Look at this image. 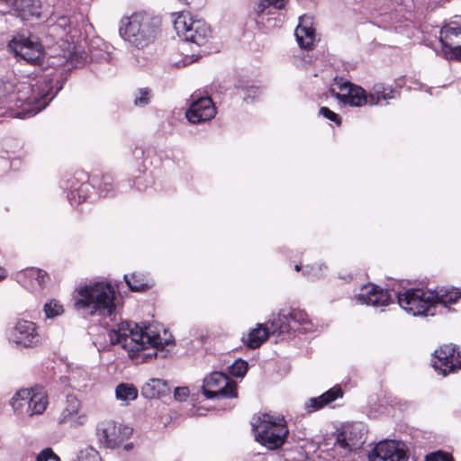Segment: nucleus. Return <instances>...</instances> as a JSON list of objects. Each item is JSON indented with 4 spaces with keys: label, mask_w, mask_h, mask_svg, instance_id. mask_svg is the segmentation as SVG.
Returning <instances> with one entry per match:
<instances>
[{
    "label": "nucleus",
    "mask_w": 461,
    "mask_h": 461,
    "mask_svg": "<svg viewBox=\"0 0 461 461\" xmlns=\"http://www.w3.org/2000/svg\"><path fill=\"white\" fill-rule=\"evenodd\" d=\"M11 5L17 11L24 12L31 15L40 14V0H12Z\"/></svg>",
    "instance_id": "7c9ffc66"
},
{
    "label": "nucleus",
    "mask_w": 461,
    "mask_h": 461,
    "mask_svg": "<svg viewBox=\"0 0 461 461\" xmlns=\"http://www.w3.org/2000/svg\"><path fill=\"white\" fill-rule=\"evenodd\" d=\"M270 323V332L272 333H290L296 328L293 326L290 320L289 310H281L276 315H273L272 319L268 321Z\"/></svg>",
    "instance_id": "a878e982"
},
{
    "label": "nucleus",
    "mask_w": 461,
    "mask_h": 461,
    "mask_svg": "<svg viewBox=\"0 0 461 461\" xmlns=\"http://www.w3.org/2000/svg\"><path fill=\"white\" fill-rule=\"evenodd\" d=\"M439 41L443 56L447 59H461V26L449 23L441 28Z\"/></svg>",
    "instance_id": "9d476101"
},
{
    "label": "nucleus",
    "mask_w": 461,
    "mask_h": 461,
    "mask_svg": "<svg viewBox=\"0 0 461 461\" xmlns=\"http://www.w3.org/2000/svg\"><path fill=\"white\" fill-rule=\"evenodd\" d=\"M11 339L25 348L36 346L39 342V334L35 323L24 320L17 321L11 332Z\"/></svg>",
    "instance_id": "dca6fc26"
},
{
    "label": "nucleus",
    "mask_w": 461,
    "mask_h": 461,
    "mask_svg": "<svg viewBox=\"0 0 461 461\" xmlns=\"http://www.w3.org/2000/svg\"><path fill=\"white\" fill-rule=\"evenodd\" d=\"M60 461V458L56 455L50 447H46L41 450L36 456V461Z\"/></svg>",
    "instance_id": "a19ab883"
},
{
    "label": "nucleus",
    "mask_w": 461,
    "mask_h": 461,
    "mask_svg": "<svg viewBox=\"0 0 461 461\" xmlns=\"http://www.w3.org/2000/svg\"><path fill=\"white\" fill-rule=\"evenodd\" d=\"M425 461H454L449 454L440 451L431 453L426 456Z\"/></svg>",
    "instance_id": "37998d69"
},
{
    "label": "nucleus",
    "mask_w": 461,
    "mask_h": 461,
    "mask_svg": "<svg viewBox=\"0 0 461 461\" xmlns=\"http://www.w3.org/2000/svg\"><path fill=\"white\" fill-rule=\"evenodd\" d=\"M434 368L443 375L461 367V356L457 349L452 345H444L434 353Z\"/></svg>",
    "instance_id": "9b49d317"
},
{
    "label": "nucleus",
    "mask_w": 461,
    "mask_h": 461,
    "mask_svg": "<svg viewBox=\"0 0 461 461\" xmlns=\"http://www.w3.org/2000/svg\"><path fill=\"white\" fill-rule=\"evenodd\" d=\"M357 299L363 303L375 307L386 306L391 302L388 291L374 285L366 286L357 295Z\"/></svg>",
    "instance_id": "412c9836"
},
{
    "label": "nucleus",
    "mask_w": 461,
    "mask_h": 461,
    "mask_svg": "<svg viewBox=\"0 0 461 461\" xmlns=\"http://www.w3.org/2000/svg\"><path fill=\"white\" fill-rule=\"evenodd\" d=\"M6 276V272L4 268L0 267V280L5 278Z\"/></svg>",
    "instance_id": "49530a36"
},
{
    "label": "nucleus",
    "mask_w": 461,
    "mask_h": 461,
    "mask_svg": "<svg viewBox=\"0 0 461 461\" xmlns=\"http://www.w3.org/2000/svg\"><path fill=\"white\" fill-rule=\"evenodd\" d=\"M290 320L293 326L296 329L293 330V332L307 333L313 330V325L310 320L308 314L300 309H291Z\"/></svg>",
    "instance_id": "c85d7f7f"
},
{
    "label": "nucleus",
    "mask_w": 461,
    "mask_h": 461,
    "mask_svg": "<svg viewBox=\"0 0 461 461\" xmlns=\"http://www.w3.org/2000/svg\"><path fill=\"white\" fill-rule=\"evenodd\" d=\"M151 97L150 89L140 88L138 90V95L134 98V104L137 106H145L150 102Z\"/></svg>",
    "instance_id": "58836bf2"
},
{
    "label": "nucleus",
    "mask_w": 461,
    "mask_h": 461,
    "mask_svg": "<svg viewBox=\"0 0 461 461\" xmlns=\"http://www.w3.org/2000/svg\"><path fill=\"white\" fill-rule=\"evenodd\" d=\"M319 113L329 119L330 121L334 122L337 125H340L341 120L339 114L329 109L328 107H321Z\"/></svg>",
    "instance_id": "79ce46f5"
},
{
    "label": "nucleus",
    "mask_w": 461,
    "mask_h": 461,
    "mask_svg": "<svg viewBox=\"0 0 461 461\" xmlns=\"http://www.w3.org/2000/svg\"><path fill=\"white\" fill-rule=\"evenodd\" d=\"M14 90L8 95V102L20 109L16 115L19 118L34 116L43 110L54 98L51 80L42 77L35 85L20 82L14 86Z\"/></svg>",
    "instance_id": "f03ea898"
},
{
    "label": "nucleus",
    "mask_w": 461,
    "mask_h": 461,
    "mask_svg": "<svg viewBox=\"0 0 461 461\" xmlns=\"http://www.w3.org/2000/svg\"><path fill=\"white\" fill-rule=\"evenodd\" d=\"M124 280L131 291L141 292L147 290L149 285L141 274L133 273L131 276L124 275Z\"/></svg>",
    "instance_id": "72a5a7b5"
},
{
    "label": "nucleus",
    "mask_w": 461,
    "mask_h": 461,
    "mask_svg": "<svg viewBox=\"0 0 461 461\" xmlns=\"http://www.w3.org/2000/svg\"><path fill=\"white\" fill-rule=\"evenodd\" d=\"M71 21L67 15H53L48 21V35L54 41H68Z\"/></svg>",
    "instance_id": "aec40b11"
},
{
    "label": "nucleus",
    "mask_w": 461,
    "mask_h": 461,
    "mask_svg": "<svg viewBox=\"0 0 461 461\" xmlns=\"http://www.w3.org/2000/svg\"><path fill=\"white\" fill-rule=\"evenodd\" d=\"M87 416L81 411V402L77 396L68 394L66 397L64 407L58 418L59 424H66L72 428L84 425Z\"/></svg>",
    "instance_id": "4468645a"
},
{
    "label": "nucleus",
    "mask_w": 461,
    "mask_h": 461,
    "mask_svg": "<svg viewBox=\"0 0 461 461\" xmlns=\"http://www.w3.org/2000/svg\"><path fill=\"white\" fill-rule=\"evenodd\" d=\"M174 28L180 38L197 46H204L212 36L210 26L189 13L179 14L174 20Z\"/></svg>",
    "instance_id": "39448f33"
},
{
    "label": "nucleus",
    "mask_w": 461,
    "mask_h": 461,
    "mask_svg": "<svg viewBox=\"0 0 461 461\" xmlns=\"http://www.w3.org/2000/svg\"><path fill=\"white\" fill-rule=\"evenodd\" d=\"M408 456L400 443L381 441L368 455V461H407Z\"/></svg>",
    "instance_id": "2eb2a0df"
},
{
    "label": "nucleus",
    "mask_w": 461,
    "mask_h": 461,
    "mask_svg": "<svg viewBox=\"0 0 461 461\" xmlns=\"http://www.w3.org/2000/svg\"><path fill=\"white\" fill-rule=\"evenodd\" d=\"M132 434V429L113 420L100 422L96 428V435L100 443L107 448H116Z\"/></svg>",
    "instance_id": "1a4fd4ad"
},
{
    "label": "nucleus",
    "mask_w": 461,
    "mask_h": 461,
    "mask_svg": "<svg viewBox=\"0 0 461 461\" xmlns=\"http://www.w3.org/2000/svg\"><path fill=\"white\" fill-rule=\"evenodd\" d=\"M432 293L433 304L435 311L442 314L451 311L450 304L456 303L461 298V292L455 287H437L429 290Z\"/></svg>",
    "instance_id": "a211bd4d"
},
{
    "label": "nucleus",
    "mask_w": 461,
    "mask_h": 461,
    "mask_svg": "<svg viewBox=\"0 0 461 461\" xmlns=\"http://www.w3.org/2000/svg\"><path fill=\"white\" fill-rule=\"evenodd\" d=\"M344 392L339 385H335L318 397L310 398L305 402V409L308 412L317 411L330 404L339 398H342Z\"/></svg>",
    "instance_id": "5701e85b"
},
{
    "label": "nucleus",
    "mask_w": 461,
    "mask_h": 461,
    "mask_svg": "<svg viewBox=\"0 0 461 461\" xmlns=\"http://www.w3.org/2000/svg\"><path fill=\"white\" fill-rule=\"evenodd\" d=\"M74 307L85 318L97 317L99 321L111 327L108 337L113 345H121L131 357L134 354L151 347V352L143 358L157 357L160 349L169 344L159 334L139 329L137 324L122 321L118 312L115 288L107 281L80 284L74 295Z\"/></svg>",
    "instance_id": "f257e3e1"
},
{
    "label": "nucleus",
    "mask_w": 461,
    "mask_h": 461,
    "mask_svg": "<svg viewBox=\"0 0 461 461\" xmlns=\"http://www.w3.org/2000/svg\"><path fill=\"white\" fill-rule=\"evenodd\" d=\"M115 397L123 402L134 401L138 397V389L131 384L121 383L115 388Z\"/></svg>",
    "instance_id": "2f4dec72"
},
{
    "label": "nucleus",
    "mask_w": 461,
    "mask_h": 461,
    "mask_svg": "<svg viewBox=\"0 0 461 461\" xmlns=\"http://www.w3.org/2000/svg\"><path fill=\"white\" fill-rule=\"evenodd\" d=\"M193 101L186 112V118L191 123H200L212 120L216 114V108L211 97L193 95Z\"/></svg>",
    "instance_id": "ddd939ff"
},
{
    "label": "nucleus",
    "mask_w": 461,
    "mask_h": 461,
    "mask_svg": "<svg viewBox=\"0 0 461 461\" xmlns=\"http://www.w3.org/2000/svg\"><path fill=\"white\" fill-rule=\"evenodd\" d=\"M29 394V389H22L12 397L10 403L14 412L25 414Z\"/></svg>",
    "instance_id": "473e14b6"
},
{
    "label": "nucleus",
    "mask_w": 461,
    "mask_h": 461,
    "mask_svg": "<svg viewBox=\"0 0 461 461\" xmlns=\"http://www.w3.org/2000/svg\"><path fill=\"white\" fill-rule=\"evenodd\" d=\"M294 35L300 48L311 50L315 41V29L308 17H301L299 24L295 29Z\"/></svg>",
    "instance_id": "4be33fe9"
},
{
    "label": "nucleus",
    "mask_w": 461,
    "mask_h": 461,
    "mask_svg": "<svg viewBox=\"0 0 461 461\" xmlns=\"http://www.w3.org/2000/svg\"><path fill=\"white\" fill-rule=\"evenodd\" d=\"M393 98H394V90L383 83L375 84L368 94L370 105H377L383 101L387 102Z\"/></svg>",
    "instance_id": "cd10ccee"
},
{
    "label": "nucleus",
    "mask_w": 461,
    "mask_h": 461,
    "mask_svg": "<svg viewBox=\"0 0 461 461\" xmlns=\"http://www.w3.org/2000/svg\"><path fill=\"white\" fill-rule=\"evenodd\" d=\"M244 96L243 99L245 102H252L256 96H258L260 94V90L258 86H251L249 87H247L244 89Z\"/></svg>",
    "instance_id": "c03bdc74"
},
{
    "label": "nucleus",
    "mask_w": 461,
    "mask_h": 461,
    "mask_svg": "<svg viewBox=\"0 0 461 461\" xmlns=\"http://www.w3.org/2000/svg\"><path fill=\"white\" fill-rule=\"evenodd\" d=\"M230 373L234 376H243L248 371V363L243 359H237L229 367Z\"/></svg>",
    "instance_id": "4c0bfd02"
},
{
    "label": "nucleus",
    "mask_w": 461,
    "mask_h": 461,
    "mask_svg": "<svg viewBox=\"0 0 461 461\" xmlns=\"http://www.w3.org/2000/svg\"><path fill=\"white\" fill-rule=\"evenodd\" d=\"M48 278L44 270L36 267L26 268L16 275L17 282L32 292L41 289Z\"/></svg>",
    "instance_id": "6ab92c4d"
},
{
    "label": "nucleus",
    "mask_w": 461,
    "mask_h": 461,
    "mask_svg": "<svg viewBox=\"0 0 461 461\" xmlns=\"http://www.w3.org/2000/svg\"><path fill=\"white\" fill-rule=\"evenodd\" d=\"M79 461H101L99 453L93 447H86L80 451Z\"/></svg>",
    "instance_id": "ea45409f"
},
{
    "label": "nucleus",
    "mask_w": 461,
    "mask_h": 461,
    "mask_svg": "<svg viewBox=\"0 0 461 461\" xmlns=\"http://www.w3.org/2000/svg\"><path fill=\"white\" fill-rule=\"evenodd\" d=\"M170 391L169 385L166 380L152 378L147 382L141 388V394L148 399L159 398Z\"/></svg>",
    "instance_id": "bb28decb"
},
{
    "label": "nucleus",
    "mask_w": 461,
    "mask_h": 461,
    "mask_svg": "<svg viewBox=\"0 0 461 461\" xmlns=\"http://www.w3.org/2000/svg\"><path fill=\"white\" fill-rule=\"evenodd\" d=\"M355 431L356 428H352L351 429H344L339 432L336 437V442L334 446L337 449H341V453L344 456L352 450L360 447L365 442L363 435H360L359 438H354L352 436Z\"/></svg>",
    "instance_id": "b1692460"
},
{
    "label": "nucleus",
    "mask_w": 461,
    "mask_h": 461,
    "mask_svg": "<svg viewBox=\"0 0 461 461\" xmlns=\"http://www.w3.org/2000/svg\"><path fill=\"white\" fill-rule=\"evenodd\" d=\"M66 188L68 189V199L72 205L85 202L90 195L93 185L87 181L85 174L73 176L67 181Z\"/></svg>",
    "instance_id": "f3484780"
},
{
    "label": "nucleus",
    "mask_w": 461,
    "mask_h": 461,
    "mask_svg": "<svg viewBox=\"0 0 461 461\" xmlns=\"http://www.w3.org/2000/svg\"><path fill=\"white\" fill-rule=\"evenodd\" d=\"M101 196L107 197L113 194V179L109 174L103 175L97 185Z\"/></svg>",
    "instance_id": "f704fd0d"
},
{
    "label": "nucleus",
    "mask_w": 461,
    "mask_h": 461,
    "mask_svg": "<svg viewBox=\"0 0 461 461\" xmlns=\"http://www.w3.org/2000/svg\"><path fill=\"white\" fill-rule=\"evenodd\" d=\"M120 35L138 49L149 45L155 39L158 20L147 13H134L122 19Z\"/></svg>",
    "instance_id": "7ed1b4c3"
},
{
    "label": "nucleus",
    "mask_w": 461,
    "mask_h": 461,
    "mask_svg": "<svg viewBox=\"0 0 461 461\" xmlns=\"http://www.w3.org/2000/svg\"><path fill=\"white\" fill-rule=\"evenodd\" d=\"M251 425L256 441L270 450L281 447L289 433L284 418L267 413L259 415Z\"/></svg>",
    "instance_id": "20e7f679"
},
{
    "label": "nucleus",
    "mask_w": 461,
    "mask_h": 461,
    "mask_svg": "<svg viewBox=\"0 0 461 461\" xmlns=\"http://www.w3.org/2000/svg\"><path fill=\"white\" fill-rule=\"evenodd\" d=\"M29 405L26 407L25 414L32 417L44 412L48 405L46 393L42 389H29Z\"/></svg>",
    "instance_id": "393cba45"
},
{
    "label": "nucleus",
    "mask_w": 461,
    "mask_h": 461,
    "mask_svg": "<svg viewBox=\"0 0 461 461\" xmlns=\"http://www.w3.org/2000/svg\"><path fill=\"white\" fill-rule=\"evenodd\" d=\"M44 312L47 318H54L63 313V305L52 299L44 304Z\"/></svg>",
    "instance_id": "c9c22d12"
},
{
    "label": "nucleus",
    "mask_w": 461,
    "mask_h": 461,
    "mask_svg": "<svg viewBox=\"0 0 461 461\" xmlns=\"http://www.w3.org/2000/svg\"><path fill=\"white\" fill-rule=\"evenodd\" d=\"M294 268H295V270H296V271H299V270L301 269V267H300L299 265H296V266L294 267Z\"/></svg>",
    "instance_id": "09e8293b"
},
{
    "label": "nucleus",
    "mask_w": 461,
    "mask_h": 461,
    "mask_svg": "<svg viewBox=\"0 0 461 461\" xmlns=\"http://www.w3.org/2000/svg\"><path fill=\"white\" fill-rule=\"evenodd\" d=\"M189 395L187 387H176L174 392V396L178 401H185Z\"/></svg>",
    "instance_id": "a18cd8bd"
},
{
    "label": "nucleus",
    "mask_w": 461,
    "mask_h": 461,
    "mask_svg": "<svg viewBox=\"0 0 461 461\" xmlns=\"http://www.w3.org/2000/svg\"><path fill=\"white\" fill-rule=\"evenodd\" d=\"M203 394L207 399L236 398L237 384L224 373L212 372L203 379Z\"/></svg>",
    "instance_id": "6e6552de"
},
{
    "label": "nucleus",
    "mask_w": 461,
    "mask_h": 461,
    "mask_svg": "<svg viewBox=\"0 0 461 461\" xmlns=\"http://www.w3.org/2000/svg\"><path fill=\"white\" fill-rule=\"evenodd\" d=\"M7 47L16 58L32 65H39L44 55L39 37L26 31L15 33Z\"/></svg>",
    "instance_id": "423d86ee"
},
{
    "label": "nucleus",
    "mask_w": 461,
    "mask_h": 461,
    "mask_svg": "<svg viewBox=\"0 0 461 461\" xmlns=\"http://www.w3.org/2000/svg\"><path fill=\"white\" fill-rule=\"evenodd\" d=\"M270 330L263 324H258L257 328L251 330L248 337L242 338L244 344L252 349L259 348L269 337Z\"/></svg>",
    "instance_id": "c756f323"
},
{
    "label": "nucleus",
    "mask_w": 461,
    "mask_h": 461,
    "mask_svg": "<svg viewBox=\"0 0 461 461\" xmlns=\"http://www.w3.org/2000/svg\"><path fill=\"white\" fill-rule=\"evenodd\" d=\"M131 448H132V444H131V443H130V444H126V445H124V449H125V450L129 451V450H131Z\"/></svg>",
    "instance_id": "de8ad7c7"
},
{
    "label": "nucleus",
    "mask_w": 461,
    "mask_h": 461,
    "mask_svg": "<svg viewBox=\"0 0 461 461\" xmlns=\"http://www.w3.org/2000/svg\"><path fill=\"white\" fill-rule=\"evenodd\" d=\"M432 293L429 290L408 289L402 294H398V304L408 313L413 316H435Z\"/></svg>",
    "instance_id": "0eeeda50"
},
{
    "label": "nucleus",
    "mask_w": 461,
    "mask_h": 461,
    "mask_svg": "<svg viewBox=\"0 0 461 461\" xmlns=\"http://www.w3.org/2000/svg\"><path fill=\"white\" fill-rule=\"evenodd\" d=\"M337 86L339 91L335 93V90L331 89V93L344 104L355 107L369 104L368 95L363 87L354 85L349 81H341Z\"/></svg>",
    "instance_id": "f8f14e48"
},
{
    "label": "nucleus",
    "mask_w": 461,
    "mask_h": 461,
    "mask_svg": "<svg viewBox=\"0 0 461 461\" xmlns=\"http://www.w3.org/2000/svg\"><path fill=\"white\" fill-rule=\"evenodd\" d=\"M286 3L287 0H260L258 5L257 12L258 14H262L267 7L270 6L281 10L285 7Z\"/></svg>",
    "instance_id": "e433bc0d"
}]
</instances>
